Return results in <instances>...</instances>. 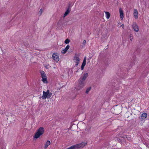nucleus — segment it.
Here are the masks:
<instances>
[{
    "mask_svg": "<svg viewBox=\"0 0 149 149\" xmlns=\"http://www.w3.org/2000/svg\"><path fill=\"white\" fill-rule=\"evenodd\" d=\"M88 76V73H86V74H84V76L82 77H81L80 79H81L83 81H85V80L86 79V78Z\"/></svg>",
    "mask_w": 149,
    "mask_h": 149,
    "instance_id": "nucleus-14",
    "label": "nucleus"
},
{
    "mask_svg": "<svg viewBox=\"0 0 149 149\" xmlns=\"http://www.w3.org/2000/svg\"><path fill=\"white\" fill-rule=\"evenodd\" d=\"M52 57L53 59H54L56 62L58 61L59 60L58 56L55 53L53 54Z\"/></svg>",
    "mask_w": 149,
    "mask_h": 149,
    "instance_id": "nucleus-7",
    "label": "nucleus"
},
{
    "mask_svg": "<svg viewBox=\"0 0 149 149\" xmlns=\"http://www.w3.org/2000/svg\"><path fill=\"white\" fill-rule=\"evenodd\" d=\"M70 11L69 9V8H68L67 10L66 11L65 13L64 14V17H65V16H67L69 13H70Z\"/></svg>",
    "mask_w": 149,
    "mask_h": 149,
    "instance_id": "nucleus-17",
    "label": "nucleus"
},
{
    "mask_svg": "<svg viewBox=\"0 0 149 149\" xmlns=\"http://www.w3.org/2000/svg\"><path fill=\"white\" fill-rule=\"evenodd\" d=\"M70 42V40L68 39H66L65 41V43L66 44H68Z\"/></svg>",
    "mask_w": 149,
    "mask_h": 149,
    "instance_id": "nucleus-20",
    "label": "nucleus"
},
{
    "mask_svg": "<svg viewBox=\"0 0 149 149\" xmlns=\"http://www.w3.org/2000/svg\"><path fill=\"white\" fill-rule=\"evenodd\" d=\"M91 57H89V58L88 59L87 61H88V63L90 62V60L91 59Z\"/></svg>",
    "mask_w": 149,
    "mask_h": 149,
    "instance_id": "nucleus-24",
    "label": "nucleus"
},
{
    "mask_svg": "<svg viewBox=\"0 0 149 149\" xmlns=\"http://www.w3.org/2000/svg\"><path fill=\"white\" fill-rule=\"evenodd\" d=\"M91 87H89L86 90V93H88L89 91L91 90Z\"/></svg>",
    "mask_w": 149,
    "mask_h": 149,
    "instance_id": "nucleus-19",
    "label": "nucleus"
},
{
    "mask_svg": "<svg viewBox=\"0 0 149 149\" xmlns=\"http://www.w3.org/2000/svg\"><path fill=\"white\" fill-rule=\"evenodd\" d=\"M42 78V81L44 83H47V76L45 72L43 71H41L40 72Z\"/></svg>",
    "mask_w": 149,
    "mask_h": 149,
    "instance_id": "nucleus-3",
    "label": "nucleus"
},
{
    "mask_svg": "<svg viewBox=\"0 0 149 149\" xmlns=\"http://www.w3.org/2000/svg\"><path fill=\"white\" fill-rule=\"evenodd\" d=\"M43 93H46V92H45L44 91H43Z\"/></svg>",
    "mask_w": 149,
    "mask_h": 149,
    "instance_id": "nucleus-29",
    "label": "nucleus"
},
{
    "mask_svg": "<svg viewBox=\"0 0 149 149\" xmlns=\"http://www.w3.org/2000/svg\"><path fill=\"white\" fill-rule=\"evenodd\" d=\"M86 57L85 56L84 58V59L83 61V62L82 64L81 67V70H83L84 69V68L86 64Z\"/></svg>",
    "mask_w": 149,
    "mask_h": 149,
    "instance_id": "nucleus-8",
    "label": "nucleus"
},
{
    "mask_svg": "<svg viewBox=\"0 0 149 149\" xmlns=\"http://www.w3.org/2000/svg\"><path fill=\"white\" fill-rule=\"evenodd\" d=\"M111 87L113 88L114 87L116 89H118V88L119 87V85L118 84H116V83H113L111 85Z\"/></svg>",
    "mask_w": 149,
    "mask_h": 149,
    "instance_id": "nucleus-15",
    "label": "nucleus"
},
{
    "mask_svg": "<svg viewBox=\"0 0 149 149\" xmlns=\"http://www.w3.org/2000/svg\"><path fill=\"white\" fill-rule=\"evenodd\" d=\"M39 12L40 13V14L41 15L42 13V9H40Z\"/></svg>",
    "mask_w": 149,
    "mask_h": 149,
    "instance_id": "nucleus-23",
    "label": "nucleus"
},
{
    "mask_svg": "<svg viewBox=\"0 0 149 149\" xmlns=\"http://www.w3.org/2000/svg\"><path fill=\"white\" fill-rule=\"evenodd\" d=\"M51 144L49 140H47L45 144L44 148L45 149H46L47 148L48 146H49Z\"/></svg>",
    "mask_w": 149,
    "mask_h": 149,
    "instance_id": "nucleus-11",
    "label": "nucleus"
},
{
    "mask_svg": "<svg viewBox=\"0 0 149 149\" xmlns=\"http://www.w3.org/2000/svg\"><path fill=\"white\" fill-rule=\"evenodd\" d=\"M86 40H84L83 41V44L85 45L86 44Z\"/></svg>",
    "mask_w": 149,
    "mask_h": 149,
    "instance_id": "nucleus-25",
    "label": "nucleus"
},
{
    "mask_svg": "<svg viewBox=\"0 0 149 149\" xmlns=\"http://www.w3.org/2000/svg\"><path fill=\"white\" fill-rule=\"evenodd\" d=\"M74 60L76 63L75 65L76 66H77L79 64L80 59L79 58V56L77 55L76 54L75 55L74 57Z\"/></svg>",
    "mask_w": 149,
    "mask_h": 149,
    "instance_id": "nucleus-5",
    "label": "nucleus"
},
{
    "mask_svg": "<svg viewBox=\"0 0 149 149\" xmlns=\"http://www.w3.org/2000/svg\"><path fill=\"white\" fill-rule=\"evenodd\" d=\"M87 143L82 142L80 143L74 145L66 149H77L84 147L86 144Z\"/></svg>",
    "mask_w": 149,
    "mask_h": 149,
    "instance_id": "nucleus-2",
    "label": "nucleus"
},
{
    "mask_svg": "<svg viewBox=\"0 0 149 149\" xmlns=\"http://www.w3.org/2000/svg\"><path fill=\"white\" fill-rule=\"evenodd\" d=\"M130 39L131 41H132L133 39V38L132 36V35L131 34L130 36Z\"/></svg>",
    "mask_w": 149,
    "mask_h": 149,
    "instance_id": "nucleus-21",
    "label": "nucleus"
},
{
    "mask_svg": "<svg viewBox=\"0 0 149 149\" xmlns=\"http://www.w3.org/2000/svg\"><path fill=\"white\" fill-rule=\"evenodd\" d=\"M46 93H50L49 91V90H47V91L46 92Z\"/></svg>",
    "mask_w": 149,
    "mask_h": 149,
    "instance_id": "nucleus-26",
    "label": "nucleus"
},
{
    "mask_svg": "<svg viewBox=\"0 0 149 149\" xmlns=\"http://www.w3.org/2000/svg\"><path fill=\"white\" fill-rule=\"evenodd\" d=\"M105 13L106 14V18L107 19H109L110 16V14L109 13V12H105Z\"/></svg>",
    "mask_w": 149,
    "mask_h": 149,
    "instance_id": "nucleus-18",
    "label": "nucleus"
},
{
    "mask_svg": "<svg viewBox=\"0 0 149 149\" xmlns=\"http://www.w3.org/2000/svg\"><path fill=\"white\" fill-rule=\"evenodd\" d=\"M52 95V94H43L42 97V99L44 100L46 98H49Z\"/></svg>",
    "mask_w": 149,
    "mask_h": 149,
    "instance_id": "nucleus-6",
    "label": "nucleus"
},
{
    "mask_svg": "<svg viewBox=\"0 0 149 149\" xmlns=\"http://www.w3.org/2000/svg\"><path fill=\"white\" fill-rule=\"evenodd\" d=\"M124 138H127V139L128 140H130V139H129L127 137V136L126 135H125L124 136Z\"/></svg>",
    "mask_w": 149,
    "mask_h": 149,
    "instance_id": "nucleus-22",
    "label": "nucleus"
},
{
    "mask_svg": "<svg viewBox=\"0 0 149 149\" xmlns=\"http://www.w3.org/2000/svg\"><path fill=\"white\" fill-rule=\"evenodd\" d=\"M133 28L134 30L136 32H137L139 30V28L138 26L136 23H134L132 24Z\"/></svg>",
    "mask_w": 149,
    "mask_h": 149,
    "instance_id": "nucleus-9",
    "label": "nucleus"
},
{
    "mask_svg": "<svg viewBox=\"0 0 149 149\" xmlns=\"http://www.w3.org/2000/svg\"><path fill=\"white\" fill-rule=\"evenodd\" d=\"M134 15L135 18H138V11L137 10L135 9L134 10Z\"/></svg>",
    "mask_w": 149,
    "mask_h": 149,
    "instance_id": "nucleus-16",
    "label": "nucleus"
},
{
    "mask_svg": "<svg viewBox=\"0 0 149 149\" xmlns=\"http://www.w3.org/2000/svg\"><path fill=\"white\" fill-rule=\"evenodd\" d=\"M44 128L42 127H40L37 130L36 132L33 136V138L36 139L38 138L44 133Z\"/></svg>",
    "mask_w": 149,
    "mask_h": 149,
    "instance_id": "nucleus-1",
    "label": "nucleus"
},
{
    "mask_svg": "<svg viewBox=\"0 0 149 149\" xmlns=\"http://www.w3.org/2000/svg\"><path fill=\"white\" fill-rule=\"evenodd\" d=\"M147 117V114L146 113H143L141 115V120L143 121L145 120Z\"/></svg>",
    "mask_w": 149,
    "mask_h": 149,
    "instance_id": "nucleus-10",
    "label": "nucleus"
},
{
    "mask_svg": "<svg viewBox=\"0 0 149 149\" xmlns=\"http://www.w3.org/2000/svg\"><path fill=\"white\" fill-rule=\"evenodd\" d=\"M119 12L120 19L121 20H122L123 19L124 17L123 13V10L120 8H119Z\"/></svg>",
    "mask_w": 149,
    "mask_h": 149,
    "instance_id": "nucleus-12",
    "label": "nucleus"
},
{
    "mask_svg": "<svg viewBox=\"0 0 149 149\" xmlns=\"http://www.w3.org/2000/svg\"><path fill=\"white\" fill-rule=\"evenodd\" d=\"M127 137L129 139H130V140L129 141H130L131 140V138L130 136H127Z\"/></svg>",
    "mask_w": 149,
    "mask_h": 149,
    "instance_id": "nucleus-27",
    "label": "nucleus"
},
{
    "mask_svg": "<svg viewBox=\"0 0 149 149\" xmlns=\"http://www.w3.org/2000/svg\"><path fill=\"white\" fill-rule=\"evenodd\" d=\"M85 85V81L79 79V80L78 87L79 89L83 88Z\"/></svg>",
    "mask_w": 149,
    "mask_h": 149,
    "instance_id": "nucleus-4",
    "label": "nucleus"
},
{
    "mask_svg": "<svg viewBox=\"0 0 149 149\" xmlns=\"http://www.w3.org/2000/svg\"><path fill=\"white\" fill-rule=\"evenodd\" d=\"M104 62L105 63H106V62H105V61H104Z\"/></svg>",
    "mask_w": 149,
    "mask_h": 149,
    "instance_id": "nucleus-30",
    "label": "nucleus"
},
{
    "mask_svg": "<svg viewBox=\"0 0 149 149\" xmlns=\"http://www.w3.org/2000/svg\"><path fill=\"white\" fill-rule=\"evenodd\" d=\"M121 26H122L123 28V27L124 26V25L123 24H122Z\"/></svg>",
    "mask_w": 149,
    "mask_h": 149,
    "instance_id": "nucleus-28",
    "label": "nucleus"
},
{
    "mask_svg": "<svg viewBox=\"0 0 149 149\" xmlns=\"http://www.w3.org/2000/svg\"><path fill=\"white\" fill-rule=\"evenodd\" d=\"M70 47L69 45H68L67 46L65 47V49L63 50V52H62V53L63 54H65L67 50L69 49Z\"/></svg>",
    "mask_w": 149,
    "mask_h": 149,
    "instance_id": "nucleus-13",
    "label": "nucleus"
}]
</instances>
